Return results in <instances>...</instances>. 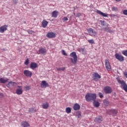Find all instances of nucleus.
I'll return each instance as SVG.
<instances>
[{
  "instance_id": "nucleus-1",
  "label": "nucleus",
  "mask_w": 127,
  "mask_h": 127,
  "mask_svg": "<svg viewBox=\"0 0 127 127\" xmlns=\"http://www.w3.org/2000/svg\"><path fill=\"white\" fill-rule=\"evenodd\" d=\"M97 99V94L95 93H88L85 95V100L87 102H91V101H96Z\"/></svg>"
},
{
  "instance_id": "nucleus-2",
  "label": "nucleus",
  "mask_w": 127,
  "mask_h": 127,
  "mask_svg": "<svg viewBox=\"0 0 127 127\" xmlns=\"http://www.w3.org/2000/svg\"><path fill=\"white\" fill-rule=\"evenodd\" d=\"M69 56L70 57H72V58H70V61H71V63L72 64H77V61H78V57H77V55L76 54V52H72L69 55Z\"/></svg>"
},
{
  "instance_id": "nucleus-3",
  "label": "nucleus",
  "mask_w": 127,
  "mask_h": 127,
  "mask_svg": "<svg viewBox=\"0 0 127 127\" xmlns=\"http://www.w3.org/2000/svg\"><path fill=\"white\" fill-rule=\"evenodd\" d=\"M117 81L119 84H121V87L125 91V92H127V85L126 83V82L124 80H121L120 79H117Z\"/></svg>"
},
{
  "instance_id": "nucleus-4",
  "label": "nucleus",
  "mask_w": 127,
  "mask_h": 127,
  "mask_svg": "<svg viewBox=\"0 0 127 127\" xmlns=\"http://www.w3.org/2000/svg\"><path fill=\"white\" fill-rule=\"evenodd\" d=\"M87 31L89 33V35L92 37H96L97 36V32L95 31V30L92 28L87 29Z\"/></svg>"
},
{
  "instance_id": "nucleus-5",
  "label": "nucleus",
  "mask_w": 127,
  "mask_h": 127,
  "mask_svg": "<svg viewBox=\"0 0 127 127\" xmlns=\"http://www.w3.org/2000/svg\"><path fill=\"white\" fill-rule=\"evenodd\" d=\"M104 91L105 94H111L113 92V89L111 87L107 86L104 88Z\"/></svg>"
},
{
  "instance_id": "nucleus-6",
  "label": "nucleus",
  "mask_w": 127,
  "mask_h": 127,
  "mask_svg": "<svg viewBox=\"0 0 127 127\" xmlns=\"http://www.w3.org/2000/svg\"><path fill=\"white\" fill-rule=\"evenodd\" d=\"M115 58L119 60V61H120V62H122V61H124L125 60V58L122 55H120L119 54H115Z\"/></svg>"
},
{
  "instance_id": "nucleus-7",
  "label": "nucleus",
  "mask_w": 127,
  "mask_h": 127,
  "mask_svg": "<svg viewBox=\"0 0 127 127\" xmlns=\"http://www.w3.org/2000/svg\"><path fill=\"white\" fill-rule=\"evenodd\" d=\"M105 62L106 68L107 71H110L112 69V67H111V64H110V62H109V60H105Z\"/></svg>"
},
{
  "instance_id": "nucleus-8",
  "label": "nucleus",
  "mask_w": 127,
  "mask_h": 127,
  "mask_svg": "<svg viewBox=\"0 0 127 127\" xmlns=\"http://www.w3.org/2000/svg\"><path fill=\"white\" fill-rule=\"evenodd\" d=\"M93 80L94 81H98V80L100 79V78H101V75H100V74H99V73L97 72H95L93 74Z\"/></svg>"
},
{
  "instance_id": "nucleus-9",
  "label": "nucleus",
  "mask_w": 127,
  "mask_h": 127,
  "mask_svg": "<svg viewBox=\"0 0 127 127\" xmlns=\"http://www.w3.org/2000/svg\"><path fill=\"white\" fill-rule=\"evenodd\" d=\"M23 74L26 77H31L32 76V72L28 70H24Z\"/></svg>"
},
{
  "instance_id": "nucleus-10",
  "label": "nucleus",
  "mask_w": 127,
  "mask_h": 127,
  "mask_svg": "<svg viewBox=\"0 0 127 127\" xmlns=\"http://www.w3.org/2000/svg\"><path fill=\"white\" fill-rule=\"evenodd\" d=\"M46 36L48 37V38H55V37H56V35L55 33L51 32H48L46 35Z\"/></svg>"
},
{
  "instance_id": "nucleus-11",
  "label": "nucleus",
  "mask_w": 127,
  "mask_h": 127,
  "mask_svg": "<svg viewBox=\"0 0 127 127\" xmlns=\"http://www.w3.org/2000/svg\"><path fill=\"white\" fill-rule=\"evenodd\" d=\"M108 113L109 115H112V116H116L117 114H118V110L116 109H111L108 111Z\"/></svg>"
},
{
  "instance_id": "nucleus-12",
  "label": "nucleus",
  "mask_w": 127,
  "mask_h": 127,
  "mask_svg": "<svg viewBox=\"0 0 127 127\" xmlns=\"http://www.w3.org/2000/svg\"><path fill=\"white\" fill-rule=\"evenodd\" d=\"M40 85L42 88H47V87H49V84H48V83L45 80L42 81Z\"/></svg>"
},
{
  "instance_id": "nucleus-13",
  "label": "nucleus",
  "mask_w": 127,
  "mask_h": 127,
  "mask_svg": "<svg viewBox=\"0 0 127 127\" xmlns=\"http://www.w3.org/2000/svg\"><path fill=\"white\" fill-rule=\"evenodd\" d=\"M5 30H7V25H4L0 27V32L1 33H3Z\"/></svg>"
},
{
  "instance_id": "nucleus-14",
  "label": "nucleus",
  "mask_w": 127,
  "mask_h": 127,
  "mask_svg": "<svg viewBox=\"0 0 127 127\" xmlns=\"http://www.w3.org/2000/svg\"><path fill=\"white\" fill-rule=\"evenodd\" d=\"M38 66V65L37 64L34 62H32L30 65V67L31 68V69H32L33 70H34V69L37 68Z\"/></svg>"
},
{
  "instance_id": "nucleus-15",
  "label": "nucleus",
  "mask_w": 127,
  "mask_h": 127,
  "mask_svg": "<svg viewBox=\"0 0 127 127\" xmlns=\"http://www.w3.org/2000/svg\"><path fill=\"white\" fill-rule=\"evenodd\" d=\"M45 53H46V49L44 48L40 49L37 53L38 54H45Z\"/></svg>"
},
{
  "instance_id": "nucleus-16",
  "label": "nucleus",
  "mask_w": 127,
  "mask_h": 127,
  "mask_svg": "<svg viewBox=\"0 0 127 127\" xmlns=\"http://www.w3.org/2000/svg\"><path fill=\"white\" fill-rule=\"evenodd\" d=\"M80 108L81 106H80V105L78 104V103H75L73 107V109L74 111H78V110H80Z\"/></svg>"
},
{
  "instance_id": "nucleus-17",
  "label": "nucleus",
  "mask_w": 127,
  "mask_h": 127,
  "mask_svg": "<svg viewBox=\"0 0 127 127\" xmlns=\"http://www.w3.org/2000/svg\"><path fill=\"white\" fill-rule=\"evenodd\" d=\"M103 121V117L102 116H98L96 117L94 120L95 123H101Z\"/></svg>"
},
{
  "instance_id": "nucleus-18",
  "label": "nucleus",
  "mask_w": 127,
  "mask_h": 127,
  "mask_svg": "<svg viewBox=\"0 0 127 127\" xmlns=\"http://www.w3.org/2000/svg\"><path fill=\"white\" fill-rule=\"evenodd\" d=\"M97 13L98 14H100V15H102V16H103L104 17H107L108 14L103 13V12L101 11L100 10H97L96 11Z\"/></svg>"
},
{
  "instance_id": "nucleus-19",
  "label": "nucleus",
  "mask_w": 127,
  "mask_h": 127,
  "mask_svg": "<svg viewBox=\"0 0 127 127\" xmlns=\"http://www.w3.org/2000/svg\"><path fill=\"white\" fill-rule=\"evenodd\" d=\"M103 105L105 107H109V105H110V101L107 99H104L103 100Z\"/></svg>"
},
{
  "instance_id": "nucleus-20",
  "label": "nucleus",
  "mask_w": 127,
  "mask_h": 127,
  "mask_svg": "<svg viewBox=\"0 0 127 127\" xmlns=\"http://www.w3.org/2000/svg\"><path fill=\"white\" fill-rule=\"evenodd\" d=\"M59 14V12L57 11H54L52 13V17H57Z\"/></svg>"
},
{
  "instance_id": "nucleus-21",
  "label": "nucleus",
  "mask_w": 127,
  "mask_h": 127,
  "mask_svg": "<svg viewBox=\"0 0 127 127\" xmlns=\"http://www.w3.org/2000/svg\"><path fill=\"white\" fill-rule=\"evenodd\" d=\"M48 24V21L44 20L42 22V26L44 28L46 27Z\"/></svg>"
},
{
  "instance_id": "nucleus-22",
  "label": "nucleus",
  "mask_w": 127,
  "mask_h": 127,
  "mask_svg": "<svg viewBox=\"0 0 127 127\" xmlns=\"http://www.w3.org/2000/svg\"><path fill=\"white\" fill-rule=\"evenodd\" d=\"M93 105L95 108H99L100 107V103L95 100L93 101Z\"/></svg>"
},
{
  "instance_id": "nucleus-23",
  "label": "nucleus",
  "mask_w": 127,
  "mask_h": 127,
  "mask_svg": "<svg viewBox=\"0 0 127 127\" xmlns=\"http://www.w3.org/2000/svg\"><path fill=\"white\" fill-rule=\"evenodd\" d=\"M49 107V104L47 102L42 105V108L43 109H48Z\"/></svg>"
},
{
  "instance_id": "nucleus-24",
  "label": "nucleus",
  "mask_w": 127,
  "mask_h": 127,
  "mask_svg": "<svg viewBox=\"0 0 127 127\" xmlns=\"http://www.w3.org/2000/svg\"><path fill=\"white\" fill-rule=\"evenodd\" d=\"M100 22L101 23V25H103V26H106V27L109 26V24L107 23L105 21L100 20Z\"/></svg>"
},
{
  "instance_id": "nucleus-25",
  "label": "nucleus",
  "mask_w": 127,
  "mask_h": 127,
  "mask_svg": "<svg viewBox=\"0 0 127 127\" xmlns=\"http://www.w3.org/2000/svg\"><path fill=\"white\" fill-rule=\"evenodd\" d=\"M22 89H17L16 91V94L17 95H22Z\"/></svg>"
},
{
  "instance_id": "nucleus-26",
  "label": "nucleus",
  "mask_w": 127,
  "mask_h": 127,
  "mask_svg": "<svg viewBox=\"0 0 127 127\" xmlns=\"http://www.w3.org/2000/svg\"><path fill=\"white\" fill-rule=\"evenodd\" d=\"M21 126L23 127H29V124L26 122H23L22 123Z\"/></svg>"
},
{
  "instance_id": "nucleus-27",
  "label": "nucleus",
  "mask_w": 127,
  "mask_h": 127,
  "mask_svg": "<svg viewBox=\"0 0 127 127\" xmlns=\"http://www.w3.org/2000/svg\"><path fill=\"white\" fill-rule=\"evenodd\" d=\"M7 82V79H4V78L1 77L0 78V82L2 84H4V83H6Z\"/></svg>"
},
{
  "instance_id": "nucleus-28",
  "label": "nucleus",
  "mask_w": 127,
  "mask_h": 127,
  "mask_svg": "<svg viewBox=\"0 0 127 127\" xmlns=\"http://www.w3.org/2000/svg\"><path fill=\"white\" fill-rule=\"evenodd\" d=\"M75 117H77L78 119H79V118H81V112L80 111H77L75 114Z\"/></svg>"
},
{
  "instance_id": "nucleus-29",
  "label": "nucleus",
  "mask_w": 127,
  "mask_h": 127,
  "mask_svg": "<svg viewBox=\"0 0 127 127\" xmlns=\"http://www.w3.org/2000/svg\"><path fill=\"white\" fill-rule=\"evenodd\" d=\"M71 108L70 107H67L65 109V112L67 114H70V113H71Z\"/></svg>"
},
{
  "instance_id": "nucleus-30",
  "label": "nucleus",
  "mask_w": 127,
  "mask_h": 127,
  "mask_svg": "<svg viewBox=\"0 0 127 127\" xmlns=\"http://www.w3.org/2000/svg\"><path fill=\"white\" fill-rule=\"evenodd\" d=\"M57 71H65V67H57L56 68Z\"/></svg>"
},
{
  "instance_id": "nucleus-31",
  "label": "nucleus",
  "mask_w": 127,
  "mask_h": 127,
  "mask_svg": "<svg viewBox=\"0 0 127 127\" xmlns=\"http://www.w3.org/2000/svg\"><path fill=\"white\" fill-rule=\"evenodd\" d=\"M78 51L79 52H82V53H84V52H85V48H79L78 49Z\"/></svg>"
},
{
  "instance_id": "nucleus-32",
  "label": "nucleus",
  "mask_w": 127,
  "mask_h": 127,
  "mask_svg": "<svg viewBox=\"0 0 127 127\" xmlns=\"http://www.w3.org/2000/svg\"><path fill=\"white\" fill-rule=\"evenodd\" d=\"M122 54H123V55H125V56H127V50L122 51Z\"/></svg>"
},
{
  "instance_id": "nucleus-33",
  "label": "nucleus",
  "mask_w": 127,
  "mask_h": 127,
  "mask_svg": "<svg viewBox=\"0 0 127 127\" xmlns=\"http://www.w3.org/2000/svg\"><path fill=\"white\" fill-rule=\"evenodd\" d=\"M29 112H30L31 113H34V112H36V110L34 109V108H31L29 109Z\"/></svg>"
},
{
  "instance_id": "nucleus-34",
  "label": "nucleus",
  "mask_w": 127,
  "mask_h": 127,
  "mask_svg": "<svg viewBox=\"0 0 127 127\" xmlns=\"http://www.w3.org/2000/svg\"><path fill=\"white\" fill-rule=\"evenodd\" d=\"M112 10H113V11H118L119 9H118V8L116 7H112Z\"/></svg>"
},
{
  "instance_id": "nucleus-35",
  "label": "nucleus",
  "mask_w": 127,
  "mask_h": 127,
  "mask_svg": "<svg viewBox=\"0 0 127 127\" xmlns=\"http://www.w3.org/2000/svg\"><path fill=\"white\" fill-rule=\"evenodd\" d=\"M25 65H28L29 64V59H27L24 63Z\"/></svg>"
},
{
  "instance_id": "nucleus-36",
  "label": "nucleus",
  "mask_w": 127,
  "mask_h": 127,
  "mask_svg": "<svg viewBox=\"0 0 127 127\" xmlns=\"http://www.w3.org/2000/svg\"><path fill=\"white\" fill-rule=\"evenodd\" d=\"M89 43H90V44H94V40L91 39V40H88Z\"/></svg>"
},
{
  "instance_id": "nucleus-37",
  "label": "nucleus",
  "mask_w": 127,
  "mask_h": 127,
  "mask_svg": "<svg viewBox=\"0 0 127 127\" xmlns=\"http://www.w3.org/2000/svg\"><path fill=\"white\" fill-rule=\"evenodd\" d=\"M62 53L63 55H64V56H67V54L66 53L65 51H64V50H63L62 51Z\"/></svg>"
},
{
  "instance_id": "nucleus-38",
  "label": "nucleus",
  "mask_w": 127,
  "mask_h": 127,
  "mask_svg": "<svg viewBox=\"0 0 127 127\" xmlns=\"http://www.w3.org/2000/svg\"><path fill=\"white\" fill-rule=\"evenodd\" d=\"M10 83H10L11 86H16V83L14 82L10 81Z\"/></svg>"
},
{
  "instance_id": "nucleus-39",
  "label": "nucleus",
  "mask_w": 127,
  "mask_h": 127,
  "mask_svg": "<svg viewBox=\"0 0 127 127\" xmlns=\"http://www.w3.org/2000/svg\"><path fill=\"white\" fill-rule=\"evenodd\" d=\"M123 14H124L125 15H127V9L124 10L123 11Z\"/></svg>"
},
{
  "instance_id": "nucleus-40",
  "label": "nucleus",
  "mask_w": 127,
  "mask_h": 127,
  "mask_svg": "<svg viewBox=\"0 0 127 127\" xmlns=\"http://www.w3.org/2000/svg\"><path fill=\"white\" fill-rule=\"evenodd\" d=\"M82 15V14L80 12L77 13L76 15L75 16L76 17H79Z\"/></svg>"
},
{
  "instance_id": "nucleus-41",
  "label": "nucleus",
  "mask_w": 127,
  "mask_h": 127,
  "mask_svg": "<svg viewBox=\"0 0 127 127\" xmlns=\"http://www.w3.org/2000/svg\"><path fill=\"white\" fill-rule=\"evenodd\" d=\"M99 96L102 98H104V95H103V93H102L101 92H99Z\"/></svg>"
},
{
  "instance_id": "nucleus-42",
  "label": "nucleus",
  "mask_w": 127,
  "mask_h": 127,
  "mask_svg": "<svg viewBox=\"0 0 127 127\" xmlns=\"http://www.w3.org/2000/svg\"><path fill=\"white\" fill-rule=\"evenodd\" d=\"M25 88L26 89V91H28L31 89L30 86H26Z\"/></svg>"
},
{
  "instance_id": "nucleus-43",
  "label": "nucleus",
  "mask_w": 127,
  "mask_h": 127,
  "mask_svg": "<svg viewBox=\"0 0 127 127\" xmlns=\"http://www.w3.org/2000/svg\"><path fill=\"white\" fill-rule=\"evenodd\" d=\"M64 21H67L68 20V18L67 17H64L63 18Z\"/></svg>"
},
{
  "instance_id": "nucleus-44",
  "label": "nucleus",
  "mask_w": 127,
  "mask_h": 127,
  "mask_svg": "<svg viewBox=\"0 0 127 127\" xmlns=\"http://www.w3.org/2000/svg\"><path fill=\"white\" fill-rule=\"evenodd\" d=\"M27 32L29 33V34H32V33H33V31H32V30H28L27 31Z\"/></svg>"
},
{
  "instance_id": "nucleus-45",
  "label": "nucleus",
  "mask_w": 127,
  "mask_h": 127,
  "mask_svg": "<svg viewBox=\"0 0 127 127\" xmlns=\"http://www.w3.org/2000/svg\"><path fill=\"white\" fill-rule=\"evenodd\" d=\"M109 29H110V28H104L103 29H104V31H109Z\"/></svg>"
},
{
  "instance_id": "nucleus-46",
  "label": "nucleus",
  "mask_w": 127,
  "mask_h": 127,
  "mask_svg": "<svg viewBox=\"0 0 127 127\" xmlns=\"http://www.w3.org/2000/svg\"><path fill=\"white\" fill-rule=\"evenodd\" d=\"M10 84H11V82H8V83L6 85V86H7V87H8V88H9V87H10Z\"/></svg>"
},
{
  "instance_id": "nucleus-47",
  "label": "nucleus",
  "mask_w": 127,
  "mask_h": 127,
  "mask_svg": "<svg viewBox=\"0 0 127 127\" xmlns=\"http://www.w3.org/2000/svg\"><path fill=\"white\" fill-rule=\"evenodd\" d=\"M13 3H15V4L17 3V0H13Z\"/></svg>"
},
{
  "instance_id": "nucleus-48",
  "label": "nucleus",
  "mask_w": 127,
  "mask_h": 127,
  "mask_svg": "<svg viewBox=\"0 0 127 127\" xmlns=\"http://www.w3.org/2000/svg\"><path fill=\"white\" fill-rule=\"evenodd\" d=\"M108 32H109V33H113V31L112 30L109 29Z\"/></svg>"
},
{
  "instance_id": "nucleus-49",
  "label": "nucleus",
  "mask_w": 127,
  "mask_h": 127,
  "mask_svg": "<svg viewBox=\"0 0 127 127\" xmlns=\"http://www.w3.org/2000/svg\"><path fill=\"white\" fill-rule=\"evenodd\" d=\"M124 75L125 76V77H126V78H127V72H125L124 73Z\"/></svg>"
},
{
  "instance_id": "nucleus-50",
  "label": "nucleus",
  "mask_w": 127,
  "mask_h": 127,
  "mask_svg": "<svg viewBox=\"0 0 127 127\" xmlns=\"http://www.w3.org/2000/svg\"><path fill=\"white\" fill-rule=\"evenodd\" d=\"M116 1H117L118 2H119V1H121V0H115Z\"/></svg>"
},
{
  "instance_id": "nucleus-51",
  "label": "nucleus",
  "mask_w": 127,
  "mask_h": 127,
  "mask_svg": "<svg viewBox=\"0 0 127 127\" xmlns=\"http://www.w3.org/2000/svg\"><path fill=\"white\" fill-rule=\"evenodd\" d=\"M0 96H3V95L2 94V93H0Z\"/></svg>"
},
{
  "instance_id": "nucleus-52",
  "label": "nucleus",
  "mask_w": 127,
  "mask_h": 127,
  "mask_svg": "<svg viewBox=\"0 0 127 127\" xmlns=\"http://www.w3.org/2000/svg\"><path fill=\"white\" fill-rule=\"evenodd\" d=\"M2 50H3V51H5V50L4 49H2Z\"/></svg>"
},
{
  "instance_id": "nucleus-53",
  "label": "nucleus",
  "mask_w": 127,
  "mask_h": 127,
  "mask_svg": "<svg viewBox=\"0 0 127 127\" xmlns=\"http://www.w3.org/2000/svg\"><path fill=\"white\" fill-rule=\"evenodd\" d=\"M18 88H21V86H18Z\"/></svg>"
},
{
  "instance_id": "nucleus-54",
  "label": "nucleus",
  "mask_w": 127,
  "mask_h": 127,
  "mask_svg": "<svg viewBox=\"0 0 127 127\" xmlns=\"http://www.w3.org/2000/svg\"><path fill=\"white\" fill-rule=\"evenodd\" d=\"M73 14L74 15H76V14L74 12H73Z\"/></svg>"
},
{
  "instance_id": "nucleus-55",
  "label": "nucleus",
  "mask_w": 127,
  "mask_h": 127,
  "mask_svg": "<svg viewBox=\"0 0 127 127\" xmlns=\"http://www.w3.org/2000/svg\"><path fill=\"white\" fill-rule=\"evenodd\" d=\"M114 96H116V93H114Z\"/></svg>"
},
{
  "instance_id": "nucleus-56",
  "label": "nucleus",
  "mask_w": 127,
  "mask_h": 127,
  "mask_svg": "<svg viewBox=\"0 0 127 127\" xmlns=\"http://www.w3.org/2000/svg\"><path fill=\"white\" fill-rule=\"evenodd\" d=\"M120 127V126H118V127Z\"/></svg>"
}]
</instances>
